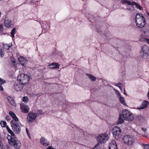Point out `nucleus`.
<instances>
[{"mask_svg":"<svg viewBox=\"0 0 149 149\" xmlns=\"http://www.w3.org/2000/svg\"><path fill=\"white\" fill-rule=\"evenodd\" d=\"M135 22L136 26L140 28L143 27L145 24V18L141 14H137L136 15Z\"/></svg>","mask_w":149,"mask_h":149,"instance_id":"obj_1","label":"nucleus"},{"mask_svg":"<svg viewBox=\"0 0 149 149\" xmlns=\"http://www.w3.org/2000/svg\"><path fill=\"white\" fill-rule=\"evenodd\" d=\"M17 80L20 84L25 85L29 82L30 77L29 75L23 73L20 74L17 77Z\"/></svg>","mask_w":149,"mask_h":149,"instance_id":"obj_2","label":"nucleus"},{"mask_svg":"<svg viewBox=\"0 0 149 149\" xmlns=\"http://www.w3.org/2000/svg\"><path fill=\"white\" fill-rule=\"evenodd\" d=\"M122 115L124 119L126 121H132L134 118L133 114L130 111L126 109L123 110Z\"/></svg>","mask_w":149,"mask_h":149,"instance_id":"obj_3","label":"nucleus"},{"mask_svg":"<svg viewBox=\"0 0 149 149\" xmlns=\"http://www.w3.org/2000/svg\"><path fill=\"white\" fill-rule=\"evenodd\" d=\"M123 142L127 146H130L132 145L134 143V139L132 136L127 135L123 137Z\"/></svg>","mask_w":149,"mask_h":149,"instance_id":"obj_4","label":"nucleus"},{"mask_svg":"<svg viewBox=\"0 0 149 149\" xmlns=\"http://www.w3.org/2000/svg\"><path fill=\"white\" fill-rule=\"evenodd\" d=\"M121 130L117 126L114 127L112 130V133L113 137L116 139H118L121 136Z\"/></svg>","mask_w":149,"mask_h":149,"instance_id":"obj_5","label":"nucleus"},{"mask_svg":"<svg viewBox=\"0 0 149 149\" xmlns=\"http://www.w3.org/2000/svg\"><path fill=\"white\" fill-rule=\"evenodd\" d=\"M18 122H14L13 121L12 122H10L12 129L16 134H19L21 131L20 127L18 123Z\"/></svg>","mask_w":149,"mask_h":149,"instance_id":"obj_6","label":"nucleus"},{"mask_svg":"<svg viewBox=\"0 0 149 149\" xmlns=\"http://www.w3.org/2000/svg\"><path fill=\"white\" fill-rule=\"evenodd\" d=\"M97 139L99 143H105L108 140V135L106 133L102 134L98 136Z\"/></svg>","mask_w":149,"mask_h":149,"instance_id":"obj_7","label":"nucleus"},{"mask_svg":"<svg viewBox=\"0 0 149 149\" xmlns=\"http://www.w3.org/2000/svg\"><path fill=\"white\" fill-rule=\"evenodd\" d=\"M149 51V47L147 45H145L142 48L140 52L141 55L142 56L148 55Z\"/></svg>","mask_w":149,"mask_h":149,"instance_id":"obj_8","label":"nucleus"},{"mask_svg":"<svg viewBox=\"0 0 149 149\" xmlns=\"http://www.w3.org/2000/svg\"><path fill=\"white\" fill-rule=\"evenodd\" d=\"M10 145L13 146L16 149H19L21 146V143L20 141L15 138V141H13V142L12 141Z\"/></svg>","mask_w":149,"mask_h":149,"instance_id":"obj_9","label":"nucleus"},{"mask_svg":"<svg viewBox=\"0 0 149 149\" xmlns=\"http://www.w3.org/2000/svg\"><path fill=\"white\" fill-rule=\"evenodd\" d=\"M37 117V114L33 112L30 113L28 114L27 119L30 122H33Z\"/></svg>","mask_w":149,"mask_h":149,"instance_id":"obj_10","label":"nucleus"},{"mask_svg":"<svg viewBox=\"0 0 149 149\" xmlns=\"http://www.w3.org/2000/svg\"><path fill=\"white\" fill-rule=\"evenodd\" d=\"M20 107L22 111L25 113H28L29 110L28 107L24 103L20 104Z\"/></svg>","mask_w":149,"mask_h":149,"instance_id":"obj_11","label":"nucleus"},{"mask_svg":"<svg viewBox=\"0 0 149 149\" xmlns=\"http://www.w3.org/2000/svg\"><path fill=\"white\" fill-rule=\"evenodd\" d=\"M4 24L6 27H9L12 25V22L8 17H6L4 20Z\"/></svg>","mask_w":149,"mask_h":149,"instance_id":"obj_12","label":"nucleus"},{"mask_svg":"<svg viewBox=\"0 0 149 149\" xmlns=\"http://www.w3.org/2000/svg\"><path fill=\"white\" fill-rule=\"evenodd\" d=\"M109 149H118L117 144L114 140L111 141L109 144Z\"/></svg>","mask_w":149,"mask_h":149,"instance_id":"obj_13","label":"nucleus"},{"mask_svg":"<svg viewBox=\"0 0 149 149\" xmlns=\"http://www.w3.org/2000/svg\"><path fill=\"white\" fill-rule=\"evenodd\" d=\"M149 103V102L148 101H144L142 102L141 105L139 107H137V109H145L148 106Z\"/></svg>","mask_w":149,"mask_h":149,"instance_id":"obj_14","label":"nucleus"},{"mask_svg":"<svg viewBox=\"0 0 149 149\" xmlns=\"http://www.w3.org/2000/svg\"><path fill=\"white\" fill-rule=\"evenodd\" d=\"M9 115L11 116V117L13 119V120H11L10 122H12L14 121V122L17 121L19 122L18 119L16 115L12 111H10L9 113Z\"/></svg>","mask_w":149,"mask_h":149,"instance_id":"obj_15","label":"nucleus"},{"mask_svg":"<svg viewBox=\"0 0 149 149\" xmlns=\"http://www.w3.org/2000/svg\"><path fill=\"white\" fill-rule=\"evenodd\" d=\"M23 85L21 84H15L13 86L14 89L16 91H20L23 89Z\"/></svg>","mask_w":149,"mask_h":149,"instance_id":"obj_16","label":"nucleus"},{"mask_svg":"<svg viewBox=\"0 0 149 149\" xmlns=\"http://www.w3.org/2000/svg\"><path fill=\"white\" fill-rule=\"evenodd\" d=\"M7 98L9 103L11 105L15 107L16 106V104L13 97L10 96H8Z\"/></svg>","mask_w":149,"mask_h":149,"instance_id":"obj_17","label":"nucleus"},{"mask_svg":"<svg viewBox=\"0 0 149 149\" xmlns=\"http://www.w3.org/2000/svg\"><path fill=\"white\" fill-rule=\"evenodd\" d=\"M18 60L21 64L22 65H24L27 63V60L22 56H20L18 58Z\"/></svg>","mask_w":149,"mask_h":149,"instance_id":"obj_18","label":"nucleus"},{"mask_svg":"<svg viewBox=\"0 0 149 149\" xmlns=\"http://www.w3.org/2000/svg\"><path fill=\"white\" fill-rule=\"evenodd\" d=\"M40 141L42 144L45 146H48L49 144V142L44 137H42L40 139Z\"/></svg>","mask_w":149,"mask_h":149,"instance_id":"obj_19","label":"nucleus"},{"mask_svg":"<svg viewBox=\"0 0 149 149\" xmlns=\"http://www.w3.org/2000/svg\"><path fill=\"white\" fill-rule=\"evenodd\" d=\"M12 136L8 134L7 136V138L8 141V143L10 144L11 143L13 142V141H15V138H13L12 137Z\"/></svg>","mask_w":149,"mask_h":149,"instance_id":"obj_20","label":"nucleus"},{"mask_svg":"<svg viewBox=\"0 0 149 149\" xmlns=\"http://www.w3.org/2000/svg\"><path fill=\"white\" fill-rule=\"evenodd\" d=\"M86 75L88 76L89 79L92 81H95L96 80V78L92 74H87Z\"/></svg>","mask_w":149,"mask_h":149,"instance_id":"obj_21","label":"nucleus"},{"mask_svg":"<svg viewBox=\"0 0 149 149\" xmlns=\"http://www.w3.org/2000/svg\"><path fill=\"white\" fill-rule=\"evenodd\" d=\"M58 66V64L57 63H53L51 65H48V67L51 68H57Z\"/></svg>","mask_w":149,"mask_h":149,"instance_id":"obj_22","label":"nucleus"},{"mask_svg":"<svg viewBox=\"0 0 149 149\" xmlns=\"http://www.w3.org/2000/svg\"><path fill=\"white\" fill-rule=\"evenodd\" d=\"M121 3L123 4H127L128 5L132 6V2L126 0H123L121 1Z\"/></svg>","mask_w":149,"mask_h":149,"instance_id":"obj_23","label":"nucleus"},{"mask_svg":"<svg viewBox=\"0 0 149 149\" xmlns=\"http://www.w3.org/2000/svg\"><path fill=\"white\" fill-rule=\"evenodd\" d=\"M144 35L147 37H149V30L148 29H146L143 31Z\"/></svg>","mask_w":149,"mask_h":149,"instance_id":"obj_24","label":"nucleus"},{"mask_svg":"<svg viewBox=\"0 0 149 149\" xmlns=\"http://www.w3.org/2000/svg\"><path fill=\"white\" fill-rule=\"evenodd\" d=\"M124 120L122 118V116L120 114L118 118V121H117V123L118 124H121L123 122Z\"/></svg>","mask_w":149,"mask_h":149,"instance_id":"obj_25","label":"nucleus"},{"mask_svg":"<svg viewBox=\"0 0 149 149\" xmlns=\"http://www.w3.org/2000/svg\"><path fill=\"white\" fill-rule=\"evenodd\" d=\"M135 5L136 6V7L138 8V9L140 10H141V6L139 5L138 3H136L135 2L132 1V6H134Z\"/></svg>","mask_w":149,"mask_h":149,"instance_id":"obj_26","label":"nucleus"},{"mask_svg":"<svg viewBox=\"0 0 149 149\" xmlns=\"http://www.w3.org/2000/svg\"><path fill=\"white\" fill-rule=\"evenodd\" d=\"M3 46L4 49L8 50L12 46V45L11 44L9 45L8 44H3Z\"/></svg>","mask_w":149,"mask_h":149,"instance_id":"obj_27","label":"nucleus"},{"mask_svg":"<svg viewBox=\"0 0 149 149\" xmlns=\"http://www.w3.org/2000/svg\"><path fill=\"white\" fill-rule=\"evenodd\" d=\"M119 100L121 103L125 105H126V104L125 102V101L123 97H120Z\"/></svg>","mask_w":149,"mask_h":149,"instance_id":"obj_28","label":"nucleus"},{"mask_svg":"<svg viewBox=\"0 0 149 149\" xmlns=\"http://www.w3.org/2000/svg\"><path fill=\"white\" fill-rule=\"evenodd\" d=\"M101 145L100 143H97L93 148V149H101Z\"/></svg>","mask_w":149,"mask_h":149,"instance_id":"obj_29","label":"nucleus"},{"mask_svg":"<svg viewBox=\"0 0 149 149\" xmlns=\"http://www.w3.org/2000/svg\"><path fill=\"white\" fill-rule=\"evenodd\" d=\"M29 99L28 97L26 96H24L22 98V101L25 103H27L29 102Z\"/></svg>","mask_w":149,"mask_h":149,"instance_id":"obj_30","label":"nucleus"},{"mask_svg":"<svg viewBox=\"0 0 149 149\" xmlns=\"http://www.w3.org/2000/svg\"><path fill=\"white\" fill-rule=\"evenodd\" d=\"M16 31V29L15 28H14L13 29L12 31L11 32V36L13 38H14L15 37L14 34L15 33Z\"/></svg>","mask_w":149,"mask_h":149,"instance_id":"obj_31","label":"nucleus"},{"mask_svg":"<svg viewBox=\"0 0 149 149\" xmlns=\"http://www.w3.org/2000/svg\"><path fill=\"white\" fill-rule=\"evenodd\" d=\"M0 124L2 127H5L6 125V123L5 121H1L0 123Z\"/></svg>","mask_w":149,"mask_h":149,"instance_id":"obj_32","label":"nucleus"},{"mask_svg":"<svg viewBox=\"0 0 149 149\" xmlns=\"http://www.w3.org/2000/svg\"><path fill=\"white\" fill-rule=\"evenodd\" d=\"M40 0H32L31 1V3H35V5H38L40 3Z\"/></svg>","mask_w":149,"mask_h":149,"instance_id":"obj_33","label":"nucleus"},{"mask_svg":"<svg viewBox=\"0 0 149 149\" xmlns=\"http://www.w3.org/2000/svg\"><path fill=\"white\" fill-rule=\"evenodd\" d=\"M142 145L145 149H149V145L143 144Z\"/></svg>","mask_w":149,"mask_h":149,"instance_id":"obj_34","label":"nucleus"},{"mask_svg":"<svg viewBox=\"0 0 149 149\" xmlns=\"http://www.w3.org/2000/svg\"><path fill=\"white\" fill-rule=\"evenodd\" d=\"M5 82L6 81L0 78V84H2L5 83Z\"/></svg>","mask_w":149,"mask_h":149,"instance_id":"obj_35","label":"nucleus"},{"mask_svg":"<svg viewBox=\"0 0 149 149\" xmlns=\"http://www.w3.org/2000/svg\"><path fill=\"white\" fill-rule=\"evenodd\" d=\"M3 31V26L2 24H0V33Z\"/></svg>","mask_w":149,"mask_h":149,"instance_id":"obj_36","label":"nucleus"},{"mask_svg":"<svg viewBox=\"0 0 149 149\" xmlns=\"http://www.w3.org/2000/svg\"><path fill=\"white\" fill-rule=\"evenodd\" d=\"M146 38H143V36H141L139 40L141 41H144L145 42V40H144V39H146Z\"/></svg>","mask_w":149,"mask_h":149,"instance_id":"obj_37","label":"nucleus"},{"mask_svg":"<svg viewBox=\"0 0 149 149\" xmlns=\"http://www.w3.org/2000/svg\"><path fill=\"white\" fill-rule=\"evenodd\" d=\"M8 133H9L12 136H15V134L12 130L10 131V132Z\"/></svg>","mask_w":149,"mask_h":149,"instance_id":"obj_38","label":"nucleus"},{"mask_svg":"<svg viewBox=\"0 0 149 149\" xmlns=\"http://www.w3.org/2000/svg\"><path fill=\"white\" fill-rule=\"evenodd\" d=\"M10 117L9 116H7L6 117V119L7 121H9L10 119Z\"/></svg>","mask_w":149,"mask_h":149,"instance_id":"obj_39","label":"nucleus"},{"mask_svg":"<svg viewBox=\"0 0 149 149\" xmlns=\"http://www.w3.org/2000/svg\"><path fill=\"white\" fill-rule=\"evenodd\" d=\"M121 84H122V83H119V84H116V86H117L119 88H121V86L120 85H121Z\"/></svg>","mask_w":149,"mask_h":149,"instance_id":"obj_40","label":"nucleus"},{"mask_svg":"<svg viewBox=\"0 0 149 149\" xmlns=\"http://www.w3.org/2000/svg\"><path fill=\"white\" fill-rule=\"evenodd\" d=\"M6 129L8 131V132H9L10 131H11L12 130L9 128L8 126H7L6 127Z\"/></svg>","mask_w":149,"mask_h":149,"instance_id":"obj_41","label":"nucleus"},{"mask_svg":"<svg viewBox=\"0 0 149 149\" xmlns=\"http://www.w3.org/2000/svg\"><path fill=\"white\" fill-rule=\"evenodd\" d=\"M145 40V42H146L148 44H149V39L148 38H146V39H144Z\"/></svg>","mask_w":149,"mask_h":149,"instance_id":"obj_42","label":"nucleus"},{"mask_svg":"<svg viewBox=\"0 0 149 149\" xmlns=\"http://www.w3.org/2000/svg\"><path fill=\"white\" fill-rule=\"evenodd\" d=\"M4 53L3 52H0V55H1V57H3L4 56Z\"/></svg>","mask_w":149,"mask_h":149,"instance_id":"obj_43","label":"nucleus"},{"mask_svg":"<svg viewBox=\"0 0 149 149\" xmlns=\"http://www.w3.org/2000/svg\"><path fill=\"white\" fill-rule=\"evenodd\" d=\"M26 132L27 134L28 135H29V130H28V128H26Z\"/></svg>","mask_w":149,"mask_h":149,"instance_id":"obj_44","label":"nucleus"},{"mask_svg":"<svg viewBox=\"0 0 149 149\" xmlns=\"http://www.w3.org/2000/svg\"><path fill=\"white\" fill-rule=\"evenodd\" d=\"M4 90V89L2 86L0 85V90L3 91Z\"/></svg>","mask_w":149,"mask_h":149,"instance_id":"obj_45","label":"nucleus"},{"mask_svg":"<svg viewBox=\"0 0 149 149\" xmlns=\"http://www.w3.org/2000/svg\"><path fill=\"white\" fill-rule=\"evenodd\" d=\"M47 149H56L54 148H53L52 147H51V146H49L47 148Z\"/></svg>","mask_w":149,"mask_h":149,"instance_id":"obj_46","label":"nucleus"},{"mask_svg":"<svg viewBox=\"0 0 149 149\" xmlns=\"http://www.w3.org/2000/svg\"><path fill=\"white\" fill-rule=\"evenodd\" d=\"M44 23H42V24H41V26H42V27H44V28H45V26H44Z\"/></svg>","mask_w":149,"mask_h":149,"instance_id":"obj_47","label":"nucleus"},{"mask_svg":"<svg viewBox=\"0 0 149 149\" xmlns=\"http://www.w3.org/2000/svg\"><path fill=\"white\" fill-rule=\"evenodd\" d=\"M38 113H40V114H42V111L41 110H39L38 111Z\"/></svg>","mask_w":149,"mask_h":149,"instance_id":"obj_48","label":"nucleus"},{"mask_svg":"<svg viewBox=\"0 0 149 149\" xmlns=\"http://www.w3.org/2000/svg\"><path fill=\"white\" fill-rule=\"evenodd\" d=\"M142 129L144 132H145L147 130L145 128H142Z\"/></svg>","mask_w":149,"mask_h":149,"instance_id":"obj_49","label":"nucleus"},{"mask_svg":"<svg viewBox=\"0 0 149 149\" xmlns=\"http://www.w3.org/2000/svg\"><path fill=\"white\" fill-rule=\"evenodd\" d=\"M145 136L146 137H147V133H145L144 134V135H145Z\"/></svg>","mask_w":149,"mask_h":149,"instance_id":"obj_50","label":"nucleus"},{"mask_svg":"<svg viewBox=\"0 0 149 149\" xmlns=\"http://www.w3.org/2000/svg\"><path fill=\"white\" fill-rule=\"evenodd\" d=\"M125 89H124V94L126 95V93L125 92Z\"/></svg>","mask_w":149,"mask_h":149,"instance_id":"obj_51","label":"nucleus"},{"mask_svg":"<svg viewBox=\"0 0 149 149\" xmlns=\"http://www.w3.org/2000/svg\"><path fill=\"white\" fill-rule=\"evenodd\" d=\"M3 49H1V50H0V52H3Z\"/></svg>","mask_w":149,"mask_h":149,"instance_id":"obj_52","label":"nucleus"},{"mask_svg":"<svg viewBox=\"0 0 149 149\" xmlns=\"http://www.w3.org/2000/svg\"><path fill=\"white\" fill-rule=\"evenodd\" d=\"M118 95L119 96H120V93L119 92L118 93Z\"/></svg>","mask_w":149,"mask_h":149,"instance_id":"obj_53","label":"nucleus"},{"mask_svg":"<svg viewBox=\"0 0 149 149\" xmlns=\"http://www.w3.org/2000/svg\"><path fill=\"white\" fill-rule=\"evenodd\" d=\"M1 12H0V17L1 16Z\"/></svg>","mask_w":149,"mask_h":149,"instance_id":"obj_54","label":"nucleus"},{"mask_svg":"<svg viewBox=\"0 0 149 149\" xmlns=\"http://www.w3.org/2000/svg\"><path fill=\"white\" fill-rule=\"evenodd\" d=\"M121 90H122V88H121H121H119Z\"/></svg>","mask_w":149,"mask_h":149,"instance_id":"obj_55","label":"nucleus"},{"mask_svg":"<svg viewBox=\"0 0 149 149\" xmlns=\"http://www.w3.org/2000/svg\"><path fill=\"white\" fill-rule=\"evenodd\" d=\"M148 16H149V13H148Z\"/></svg>","mask_w":149,"mask_h":149,"instance_id":"obj_56","label":"nucleus"},{"mask_svg":"<svg viewBox=\"0 0 149 149\" xmlns=\"http://www.w3.org/2000/svg\"><path fill=\"white\" fill-rule=\"evenodd\" d=\"M50 25H49V27H50Z\"/></svg>","mask_w":149,"mask_h":149,"instance_id":"obj_57","label":"nucleus"}]
</instances>
